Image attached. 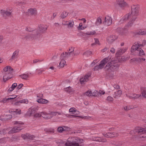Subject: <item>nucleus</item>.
<instances>
[{"mask_svg": "<svg viewBox=\"0 0 146 146\" xmlns=\"http://www.w3.org/2000/svg\"><path fill=\"white\" fill-rule=\"evenodd\" d=\"M117 37L115 35H111L109 36L107 38V41L108 43L111 44L116 40Z\"/></svg>", "mask_w": 146, "mask_h": 146, "instance_id": "f8f14e48", "label": "nucleus"}, {"mask_svg": "<svg viewBox=\"0 0 146 146\" xmlns=\"http://www.w3.org/2000/svg\"><path fill=\"white\" fill-rule=\"evenodd\" d=\"M38 108L36 106H34L31 107L29 108L27 112V114L29 116L32 115L35 113V112L38 110Z\"/></svg>", "mask_w": 146, "mask_h": 146, "instance_id": "0eeeda50", "label": "nucleus"}, {"mask_svg": "<svg viewBox=\"0 0 146 146\" xmlns=\"http://www.w3.org/2000/svg\"><path fill=\"white\" fill-rule=\"evenodd\" d=\"M67 56H70L71 54H74V52L70 51L68 52H65Z\"/></svg>", "mask_w": 146, "mask_h": 146, "instance_id": "338daca9", "label": "nucleus"}, {"mask_svg": "<svg viewBox=\"0 0 146 146\" xmlns=\"http://www.w3.org/2000/svg\"><path fill=\"white\" fill-rule=\"evenodd\" d=\"M21 137L24 139H33L35 138V136L33 135H31L28 133H26L25 134H23L21 135Z\"/></svg>", "mask_w": 146, "mask_h": 146, "instance_id": "ddd939ff", "label": "nucleus"}, {"mask_svg": "<svg viewBox=\"0 0 146 146\" xmlns=\"http://www.w3.org/2000/svg\"><path fill=\"white\" fill-rule=\"evenodd\" d=\"M98 61V60H94L93 62L91 63V65L92 66L94 65Z\"/></svg>", "mask_w": 146, "mask_h": 146, "instance_id": "774afa93", "label": "nucleus"}, {"mask_svg": "<svg viewBox=\"0 0 146 146\" xmlns=\"http://www.w3.org/2000/svg\"><path fill=\"white\" fill-rule=\"evenodd\" d=\"M95 33H96L95 31H92L87 32L86 33V35H94L95 34Z\"/></svg>", "mask_w": 146, "mask_h": 146, "instance_id": "603ef678", "label": "nucleus"}, {"mask_svg": "<svg viewBox=\"0 0 146 146\" xmlns=\"http://www.w3.org/2000/svg\"><path fill=\"white\" fill-rule=\"evenodd\" d=\"M67 56H68L66 54V53L65 54L64 52H63L61 54L60 56V58L61 60L63 59H64Z\"/></svg>", "mask_w": 146, "mask_h": 146, "instance_id": "49530a36", "label": "nucleus"}, {"mask_svg": "<svg viewBox=\"0 0 146 146\" xmlns=\"http://www.w3.org/2000/svg\"><path fill=\"white\" fill-rule=\"evenodd\" d=\"M42 116L44 118L48 119L52 117V116H50L49 113H47L45 112H42Z\"/></svg>", "mask_w": 146, "mask_h": 146, "instance_id": "aec40b11", "label": "nucleus"}, {"mask_svg": "<svg viewBox=\"0 0 146 146\" xmlns=\"http://www.w3.org/2000/svg\"><path fill=\"white\" fill-rule=\"evenodd\" d=\"M34 116L35 117H40V116H42V112L36 113V114L34 115Z\"/></svg>", "mask_w": 146, "mask_h": 146, "instance_id": "4d7b16f0", "label": "nucleus"}, {"mask_svg": "<svg viewBox=\"0 0 146 146\" xmlns=\"http://www.w3.org/2000/svg\"><path fill=\"white\" fill-rule=\"evenodd\" d=\"M64 131H69L70 130V128L68 127L63 126Z\"/></svg>", "mask_w": 146, "mask_h": 146, "instance_id": "5fc2aeb1", "label": "nucleus"}, {"mask_svg": "<svg viewBox=\"0 0 146 146\" xmlns=\"http://www.w3.org/2000/svg\"><path fill=\"white\" fill-rule=\"evenodd\" d=\"M117 31L122 35H125L128 32V29L125 28H118L117 29Z\"/></svg>", "mask_w": 146, "mask_h": 146, "instance_id": "9b49d317", "label": "nucleus"}, {"mask_svg": "<svg viewBox=\"0 0 146 146\" xmlns=\"http://www.w3.org/2000/svg\"><path fill=\"white\" fill-rule=\"evenodd\" d=\"M18 98H17L15 99V102L14 103V105L17 106H19L20 105V102H19V101H18Z\"/></svg>", "mask_w": 146, "mask_h": 146, "instance_id": "864d4df0", "label": "nucleus"}, {"mask_svg": "<svg viewBox=\"0 0 146 146\" xmlns=\"http://www.w3.org/2000/svg\"><path fill=\"white\" fill-rule=\"evenodd\" d=\"M94 39L95 40V42L92 44V45H94L96 44H98V45H100L99 41L98 39L97 38H94Z\"/></svg>", "mask_w": 146, "mask_h": 146, "instance_id": "8fccbe9b", "label": "nucleus"}, {"mask_svg": "<svg viewBox=\"0 0 146 146\" xmlns=\"http://www.w3.org/2000/svg\"><path fill=\"white\" fill-rule=\"evenodd\" d=\"M140 43L135 42L133 45L132 46L131 51V52L136 51L138 53L139 55L141 56L142 55H145V53L143 50L139 47L140 46H143L146 44V41L145 40H143V43L142 44H140Z\"/></svg>", "mask_w": 146, "mask_h": 146, "instance_id": "20e7f679", "label": "nucleus"}, {"mask_svg": "<svg viewBox=\"0 0 146 146\" xmlns=\"http://www.w3.org/2000/svg\"><path fill=\"white\" fill-rule=\"evenodd\" d=\"M103 135L106 137L107 138H111L112 137V133L108 132V133H103Z\"/></svg>", "mask_w": 146, "mask_h": 146, "instance_id": "c85d7f7f", "label": "nucleus"}, {"mask_svg": "<svg viewBox=\"0 0 146 146\" xmlns=\"http://www.w3.org/2000/svg\"><path fill=\"white\" fill-rule=\"evenodd\" d=\"M9 141V138L4 137L0 139V143H5L7 141Z\"/></svg>", "mask_w": 146, "mask_h": 146, "instance_id": "c756f323", "label": "nucleus"}, {"mask_svg": "<svg viewBox=\"0 0 146 146\" xmlns=\"http://www.w3.org/2000/svg\"><path fill=\"white\" fill-rule=\"evenodd\" d=\"M12 11L9 9L5 10H1V13L4 16H10L11 15Z\"/></svg>", "mask_w": 146, "mask_h": 146, "instance_id": "4468645a", "label": "nucleus"}, {"mask_svg": "<svg viewBox=\"0 0 146 146\" xmlns=\"http://www.w3.org/2000/svg\"><path fill=\"white\" fill-rule=\"evenodd\" d=\"M127 50V48H125L124 49L118 48L116 53V55L118 56L121 55L124 53Z\"/></svg>", "mask_w": 146, "mask_h": 146, "instance_id": "dca6fc26", "label": "nucleus"}, {"mask_svg": "<svg viewBox=\"0 0 146 146\" xmlns=\"http://www.w3.org/2000/svg\"><path fill=\"white\" fill-rule=\"evenodd\" d=\"M94 140L96 141L102 142H106L107 141V140L106 139H103L102 138L100 137H96Z\"/></svg>", "mask_w": 146, "mask_h": 146, "instance_id": "bb28decb", "label": "nucleus"}, {"mask_svg": "<svg viewBox=\"0 0 146 146\" xmlns=\"http://www.w3.org/2000/svg\"><path fill=\"white\" fill-rule=\"evenodd\" d=\"M90 75H86L84 77L80 79V82L81 84H84L85 82H86L88 80V78L90 76Z\"/></svg>", "mask_w": 146, "mask_h": 146, "instance_id": "f3484780", "label": "nucleus"}, {"mask_svg": "<svg viewBox=\"0 0 146 146\" xmlns=\"http://www.w3.org/2000/svg\"><path fill=\"white\" fill-rule=\"evenodd\" d=\"M116 0L117 4L120 7H124L127 5L126 3L124 1V0Z\"/></svg>", "mask_w": 146, "mask_h": 146, "instance_id": "a211bd4d", "label": "nucleus"}, {"mask_svg": "<svg viewBox=\"0 0 146 146\" xmlns=\"http://www.w3.org/2000/svg\"><path fill=\"white\" fill-rule=\"evenodd\" d=\"M8 100H9V99H8V98H4L1 101V102H3V103H5Z\"/></svg>", "mask_w": 146, "mask_h": 146, "instance_id": "e2e57ef3", "label": "nucleus"}, {"mask_svg": "<svg viewBox=\"0 0 146 146\" xmlns=\"http://www.w3.org/2000/svg\"><path fill=\"white\" fill-rule=\"evenodd\" d=\"M64 91L69 93L72 91V89L69 86L66 88H65L64 89Z\"/></svg>", "mask_w": 146, "mask_h": 146, "instance_id": "72a5a7b5", "label": "nucleus"}, {"mask_svg": "<svg viewBox=\"0 0 146 146\" xmlns=\"http://www.w3.org/2000/svg\"><path fill=\"white\" fill-rule=\"evenodd\" d=\"M113 86L115 89L117 90H119L120 88V86L116 84H114Z\"/></svg>", "mask_w": 146, "mask_h": 146, "instance_id": "bf43d9fd", "label": "nucleus"}, {"mask_svg": "<svg viewBox=\"0 0 146 146\" xmlns=\"http://www.w3.org/2000/svg\"><path fill=\"white\" fill-rule=\"evenodd\" d=\"M133 97V99L135 100V99H137L140 96V95L139 94H131Z\"/></svg>", "mask_w": 146, "mask_h": 146, "instance_id": "58836bf2", "label": "nucleus"}, {"mask_svg": "<svg viewBox=\"0 0 146 146\" xmlns=\"http://www.w3.org/2000/svg\"><path fill=\"white\" fill-rule=\"evenodd\" d=\"M68 14V13H67L66 12H63L60 16V17L62 19H64L66 17Z\"/></svg>", "mask_w": 146, "mask_h": 146, "instance_id": "2f4dec72", "label": "nucleus"}, {"mask_svg": "<svg viewBox=\"0 0 146 146\" xmlns=\"http://www.w3.org/2000/svg\"><path fill=\"white\" fill-rule=\"evenodd\" d=\"M102 23V20L100 17H98L95 23V25L96 26L100 25Z\"/></svg>", "mask_w": 146, "mask_h": 146, "instance_id": "a878e982", "label": "nucleus"}, {"mask_svg": "<svg viewBox=\"0 0 146 146\" xmlns=\"http://www.w3.org/2000/svg\"><path fill=\"white\" fill-rule=\"evenodd\" d=\"M131 12L130 14H127L125 15L120 20V22L121 23L126 21L128 19H130L127 26H131L137 18L139 12V6L138 5H133L131 7Z\"/></svg>", "mask_w": 146, "mask_h": 146, "instance_id": "f257e3e1", "label": "nucleus"}, {"mask_svg": "<svg viewBox=\"0 0 146 146\" xmlns=\"http://www.w3.org/2000/svg\"><path fill=\"white\" fill-rule=\"evenodd\" d=\"M82 23H80L79 24V27H78V30H83L86 28V27H82Z\"/></svg>", "mask_w": 146, "mask_h": 146, "instance_id": "c03bdc74", "label": "nucleus"}, {"mask_svg": "<svg viewBox=\"0 0 146 146\" xmlns=\"http://www.w3.org/2000/svg\"><path fill=\"white\" fill-rule=\"evenodd\" d=\"M135 35H146V29H140L134 32Z\"/></svg>", "mask_w": 146, "mask_h": 146, "instance_id": "2eb2a0df", "label": "nucleus"}, {"mask_svg": "<svg viewBox=\"0 0 146 146\" xmlns=\"http://www.w3.org/2000/svg\"><path fill=\"white\" fill-rule=\"evenodd\" d=\"M36 101L38 103L41 104H46L48 102V101L46 100L40 98L37 100Z\"/></svg>", "mask_w": 146, "mask_h": 146, "instance_id": "b1692460", "label": "nucleus"}, {"mask_svg": "<svg viewBox=\"0 0 146 146\" xmlns=\"http://www.w3.org/2000/svg\"><path fill=\"white\" fill-rule=\"evenodd\" d=\"M23 79L27 80L29 77V75L28 73L27 74H24L19 76Z\"/></svg>", "mask_w": 146, "mask_h": 146, "instance_id": "7c9ffc66", "label": "nucleus"}, {"mask_svg": "<svg viewBox=\"0 0 146 146\" xmlns=\"http://www.w3.org/2000/svg\"><path fill=\"white\" fill-rule=\"evenodd\" d=\"M17 97V96L15 95H10L9 96V97L8 98V99L9 100H13V101L12 102H14V101H15V100H14L13 99L16 98Z\"/></svg>", "mask_w": 146, "mask_h": 146, "instance_id": "c9c22d12", "label": "nucleus"}, {"mask_svg": "<svg viewBox=\"0 0 146 146\" xmlns=\"http://www.w3.org/2000/svg\"><path fill=\"white\" fill-rule=\"evenodd\" d=\"M146 133V128H143L139 127H136L134 130L130 131V134L133 135L134 134L138 133L141 134Z\"/></svg>", "mask_w": 146, "mask_h": 146, "instance_id": "39448f33", "label": "nucleus"}, {"mask_svg": "<svg viewBox=\"0 0 146 146\" xmlns=\"http://www.w3.org/2000/svg\"><path fill=\"white\" fill-rule=\"evenodd\" d=\"M66 63V61L64 59H62L59 63L60 68H62L64 67V66Z\"/></svg>", "mask_w": 146, "mask_h": 146, "instance_id": "473e14b6", "label": "nucleus"}, {"mask_svg": "<svg viewBox=\"0 0 146 146\" xmlns=\"http://www.w3.org/2000/svg\"><path fill=\"white\" fill-rule=\"evenodd\" d=\"M83 140L77 137H70L65 143V146H82L79 144L83 142Z\"/></svg>", "mask_w": 146, "mask_h": 146, "instance_id": "7ed1b4c3", "label": "nucleus"}, {"mask_svg": "<svg viewBox=\"0 0 146 146\" xmlns=\"http://www.w3.org/2000/svg\"><path fill=\"white\" fill-rule=\"evenodd\" d=\"M122 92L121 90H119L114 93L113 97L114 98H116L117 97H120L122 94Z\"/></svg>", "mask_w": 146, "mask_h": 146, "instance_id": "4be33fe9", "label": "nucleus"}, {"mask_svg": "<svg viewBox=\"0 0 146 146\" xmlns=\"http://www.w3.org/2000/svg\"><path fill=\"white\" fill-rule=\"evenodd\" d=\"M76 110L75 108H70L69 110V111L70 112H74V113L76 111Z\"/></svg>", "mask_w": 146, "mask_h": 146, "instance_id": "052dcab7", "label": "nucleus"}, {"mask_svg": "<svg viewBox=\"0 0 146 146\" xmlns=\"http://www.w3.org/2000/svg\"><path fill=\"white\" fill-rule=\"evenodd\" d=\"M127 58L125 56H123L121 57V58H119L118 59V60L120 62H122L125 61L127 60Z\"/></svg>", "mask_w": 146, "mask_h": 146, "instance_id": "79ce46f5", "label": "nucleus"}, {"mask_svg": "<svg viewBox=\"0 0 146 146\" xmlns=\"http://www.w3.org/2000/svg\"><path fill=\"white\" fill-rule=\"evenodd\" d=\"M67 56H68L66 54V53L65 54L64 52H63L61 54L60 56V58L61 60L63 59H64Z\"/></svg>", "mask_w": 146, "mask_h": 146, "instance_id": "de8ad7c7", "label": "nucleus"}, {"mask_svg": "<svg viewBox=\"0 0 146 146\" xmlns=\"http://www.w3.org/2000/svg\"><path fill=\"white\" fill-rule=\"evenodd\" d=\"M48 28L47 26L45 25H40L38 26V29L35 31L36 35L40 36V33H43L46 31Z\"/></svg>", "mask_w": 146, "mask_h": 146, "instance_id": "423d86ee", "label": "nucleus"}, {"mask_svg": "<svg viewBox=\"0 0 146 146\" xmlns=\"http://www.w3.org/2000/svg\"><path fill=\"white\" fill-rule=\"evenodd\" d=\"M57 130L60 133H62L64 131L63 127H58Z\"/></svg>", "mask_w": 146, "mask_h": 146, "instance_id": "a19ab883", "label": "nucleus"}, {"mask_svg": "<svg viewBox=\"0 0 146 146\" xmlns=\"http://www.w3.org/2000/svg\"><path fill=\"white\" fill-rule=\"evenodd\" d=\"M57 114H58V115H60L61 113L58 112H51V113H49V114H50V116H52V117L53 116L56 115H57Z\"/></svg>", "mask_w": 146, "mask_h": 146, "instance_id": "e433bc0d", "label": "nucleus"}, {"mask_svg": "<svg viewBox=\"0 0 146 146\" xmlns=\"http://www.w3.org/2000/svg\"><path fill=\"white\" fill-rule=\"evenodd\" d=\"M21 110L20 109H17L15 111H13V114H21Z\"/></svg>", "mask_w": 146, "mask_h": 146, "instance_id": "4c0bfd02", "label": "nucleus"}, {"mask_svg": "<svg viewBox=\"0 0 146 146\" xmlns=\"http://www.w3.org/2000/svg\"><path fill=\"white\" fill-rule=\"evenodd\" d=\"M19 52V50H15L13 53L10 60H13L17 58L18 56Z\"/></svg>", "mask_w": 146, "mask_h": 146, "instance_id": "6ab92c4d", "label": "nucleus"}, {"mask_svg": "<svg viewBox=\"0 0 146 146\" xmlns=\"http://www.w3.org/2000/svg\"><path fill=\"white\" fill-rule=\"evenodd\" d=\"M41 61L40 60L38 59H36L34 60L33 61V64H35L38 62H40Z\"/></svg>", "mask_w": 146, "mask_h": 146, "instance_id": "0e129e2a", "label": "nucleus"}, {"mask_svg": "<svg viewBox=\"0 0 146 146\" xmlns=\"http://www.w3.org/2000/svg\"><path fill=\"white\" fill-rule=\"evenodd\" d=\"M19 102L21 103L27 104L28 103V100H24L19 101Z\"/></svg>", "mask_w": 146, "mask_h": 146, "instance_id": "6e6d98bb", "label": "nucleus"}, {"mask_svg": "<svg viewBox=\"0 0 146 146\" xmlns=\"http://www.w3.org/2000/svg\"><path fill=\"white\" fill-rule=\"evenodd\" d=\"M107 63L105 68L106 70H113L119 67L118 64L113 61L109 57L105 58L100 62V64L98 65L100 69H102L106 63Z\"/></svg>", "mask_w": 146, "mask_h": 146, "instance_id": "f03ea898", "label": "nucleus"}, {"mask_svg": "<svg viewBox=\"0 0 146 146\" xmlns=\"http://www.w3.org/2000/svg\"><path fill=\"white\" fill-rule=\"evenodd\" d=\"M16 138L15 136H13L11 139L9 138V141H12L16 139Z\"/></svg>", "mask_w": 146, "mask_h": 146, "instance_id": "69168bd1", "label": "nucleus"}, {"mask_svg": "<svg viewBox=\"0 0 146 146\" xmlns=\"http://www.w3.org/2000/svg\"><path fill=\"white\" fill-rule=\"evenodd\" d=\"M17 86V83H13L11 87L9 88L8 90V91L9 92H11L13 91L14 89L16 88Z\"/></svg>", "mask_w": 146, "mask_h": 146, "instance_id": "cd10ccee", "label": "nucleus"}, {"mask_svg": "<svg viewBox=\"0 0 146 146\" xmlns=\"http://www.w3.org/2000/svg\"><path fill=\"white\" fill-rule=\"evenodd\" d=\"M32 34L27 35L25 37V38L26 39L32 40L39 37V36L36 35V33L35 31Z\"/></svg>", "mask_w": 146, "mask_h": 146, "instance_id": "9d476101", "label": "nucleus"}, {"mask_svg": "<svg viewBox=\"0 0 146 146\" xmlns=\"http://www.w3.org/2000/svg\"><path fill=\"white\" fill-rule=\"evenodd\" d=\"M131 106H125L124 107V110L126 111H127L132 108Z\"/></svg>", "mask_w": 146, "mask_h": 146, "instance_id": "37998d69", "label": "nucleus"}, {"mask_svg": "<svg viewBox=\"0 0 146 146\" xmlns=\"http://www.w3.org/2000/svg\"><path fill=\"white\" fill-rule=\"evenodd\" d=\"M13 123L15 124H19L21 125H23L24 124L23 122L20 121H14Z\"/></svg>", "mask_w": 146, "mask_h": 146, "instance_id": "13d9d810", "label": "nucleus"}, {"mask_svg": "<svg viewBox=\"0 0 146 146\" xmlns=\"http://www.w3.org/2000/svg\"><path fill=\"white\" fill-rule=\"evenodd\" d=\"M28 12L32 15H35L37 13V10L35 8H30L28 10Z\"/></svg>", "mask_w": 146, "mask_h": 146, "instance_id": "5701e85b", "label": "nucleus"}, {"mask_svg": "<svg viewBox=\"0 0 146 146\" xmlns=\"http://www.w3.org/2000/svg\"><path fill=\"white\" fill-rule=\"evenodd\" d=\"M112 23V21L111 18L108 16H106L105 18L103 23L104 25L108 26L111 25Z\"/></svg>", "mask_w": 146, "mask_h": 146, "instance_id": "6e6552de", "label": "nucleus"}, {"mask_svg": "<svg viewBox=\"0 0 146 146\" xmlns=\"http://www.w3.org/2000/svg\"><path fill=\"white\" fill-rule=\"evenodd\" d=\"M68 23L67 25L68 26V27H70L71 28H72L73 27L74 25V23L73 21H68Z\"/></svg>", "mask_w": 146, "mask_h": 146, "instance_id": "f704fd0d", "label": "nucleus"}, {"mask_svg": "<svg viewBox=\"0 0 146 146\" xmlns=\"http://www.w3.org/2000/svg\"><path fill=\"white\" fill-rule=\"evenodd\" d=\"M3 72H11L13 70V69L10 66H7L5 67L3 69Z\"/></svg>", "mask_w": 146, "mask_h": 146, "instance_id": "412c9836", "label": "nucleus"}, {"mask_svg": "<svg viewBox=\"0 0 146 146\" xmlns=\"http://www.w3.org/2000/svg\"><path fill=\"white\" fill-rule=\"evenodd\" d=\"M113 98L110 96H108L107 97L106 99V100L108 102H110L113 101Z\"/></svg>", "mask_w": 146, "mask_h": 146, "instance_id": "09e8293b", "label": "nucleus"}, {"mask_svg": "<svg viewBox=\"0 0 146 146\" xmlns=\"http://www.w3.org/2000/svg\"><path fill=\"white\" fill-rule=\"evenodd\" d=\"M142 94L143 97L146 98V88H144L143 91H142Z\"/></svg>", "mask_w": 146, "mask_h": 146, "instance_id": "3c124183", "label": "nucleus"}, {"mask_svg": "<svg viewBox=\"0 0 146 146\" xmlns=\"http://www.w3.org/2000/svg\"><path fill=\"white\" fill-rule=\"evenodd\" d=\"M92 92L90 91H88L84 93V95H86L88 96H91L92 95Z\"/></svg>", "mask_w": 146, "mask_h": 146, "instance_id": "a18cd8bd", "label": "nucleus"}, {"mask_svg": "<svg viewBox=\"0 0 146 146\" xmlns=\"http://www.w3.org/2000/svg\"><path fill=\"white\" fill-rule=\"evenodd\" d=\"M99 95V92L97 91H95L92 93V95L93 96H97Z\"/></svg>", "mask_w": 146, "mask_h": 146, "instance_id": "ea45409f", "label": "nucleus"}, {"mask_svg": "<svg viewBox=\"0 0 146 146\" xmlns=\"http://www.w3.org/2000/svg\"><path fill=\"white\" fill-rule=\"evenodd\" d=\"M23 129V128L20 125H18L17 126L13 128V129H14L13 130L15 133L19 132Z\"/></svg>", "mask_w": 146, "mask_h": 146, "instance_id": "393cba45", "label": "nucleus"}, {"mask_svg": "<svg viewBox=\"0 0 146 146\" xmlns=\"http://www.w3.org/2000/svg\"><path fill=\"white\" fill-rule=\"evenodd\" d=\"M112 137H115L118 136V134L116 132L112 133Z\"/></svg>", "mask_w": 146, "mask_h": 146, "instance_id": "680f3d73", "label": "nucleus"}, {"mask_svg": "<svg viewBox=\"0 0 146 146\" xmlns=\"http://www.w3.org/2000/svg\"><path fill=\"white\" fill-rule=\"evenodd\" d=\"M2 74L3 75V80L5 82L12 77V75L11 74V72H2Z\"/></svg>", "mask_w": 146, "mask_h": 146, "instance_id": "1a4fd4ad", "label": "nucleus"}]
</instances>
